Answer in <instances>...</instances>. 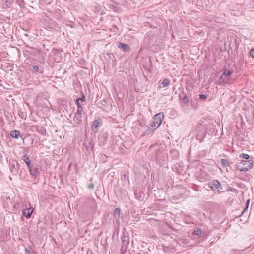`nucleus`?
Returning a JSON list of instances; mask_svg holds the SVG:
<instances>
[{
    "mask_svg": "<svg viewBox=\"0 0 254 254\" xmlns=\"http://www.w3.org/2000/svg\"><path fill=\"white\" fill-rule=\"evenodd\" d=\"M240 157L244 158L247 160H249L248 159L250 158V156L248 154H245V153H243V154L240 155Z\"/></svg>",
    "mask_w": 254,
    "mask_h": 254,
    "instance_id": "obj_25",
    "label": "nucleus"
},
{
    "mask_svg": "<svg viewBox=\"0 0 254 254\" xmlns=\"http://www.w3.org/2000/svg\"><path fill=\"white\" fill-rule=\"evenodd\" d=\"M10 135L11 137L18 139L20 136V132L18 130H14L10 131Z\"/></svg>",
    "mask_w": 254,
    "mask_h": 254,
    "instance_id": "obj_19",
    "label": "nucleus"
},
{
    "mask_svg": "<svg viewBox=\"0 0 254 254\" xmlns=\"http://www.w3.org/2000/svg\"><path fill=\"white\" fill-rule=\"evenodd\" d=\"M29 151V149H28L27 148H26L24 151V155H26L28 153V151Z\"/></svg>",
    "mask_w": 254,
    "mask_h": 254,
    "instance_id": "obj_36",
    "label": "nucleus"
},
{
    "mask_svg": "<svg viewBox=\"0 0 254 254\" xmlns=\"http://www.w3.org/2000/svg\"><path fill=\"white\" fill-rule=\"evenodd\" d=\"M22 159L26 163L28 168L32 164L29 158L26 155H24L23 156Z\"/></svg>",
    "mask_w": 254,
    "mask_h": 254,
    "instance_id": "obj_18",
    "label": "nucleus"
},
{
    "mask_svg": "<svg viewBox=\"0 0 254 254\" xmlns=\"http://www.w3.org/2000/svg\"><path fill=\"white\" fill-rule=\"evenodd\" d=\"M173 153H174L175 154V155H176V156H178V152L177 150H173Z\"/></svg>",
    "mask_w": 254,
    "mask_h": 254,
    "instance_id": "obj_37",
    "label": "nucleus"
},
{
    "mask_svg": "<svg viewBox=\"0 0 254 254\" xmlns=\"http://www.w3.org/2000/svg\"><path fill=\"white\" fill-rule=\"evenodd\" d=\"M79 101H81L82 102H84L86 100V98L83 92H81V97L78 98Z\"/></svg>",
    "mask_w": 254,
    "mask_h": 254,
    "instance_id": "obj_28",
    "label": "nucleus"
},
{
    "mask_svg": "<svg viewBox=\"0 0 254 254\" xmlns=\"http://www.w3.org/2000/svg\"><path fill=\"white\" fill-rule=\"evenodd\" d=\"M25 252L26 254H30V251L27 248H25Z\"/></svg>",
    "mask_w": 254,
    "mask_h": 254,
    "instance_id": "obj_33",
    "label": "nucleus"
},
{
    "mask_svg": "<svg viewBox=\"0 0 254 254\" xmlns=\"http://www.w3.org/2000/svg\"><path fill=\"white\" fill-rule=\"evenodd\" d=\"M207 186L214 192L219 193L222 189L221 184L219 181L217 180H212L210 181L207 184Z\"/></svg>",
    "mask_w": 254,
    "mask_h": 254,
    "instance_id": "obj_3",
    "label": "nucleus"
},
{
    "mask_svg": "<svg viewBox=\"0 0 254 254\" xmlns=\"http://www.w3.org/2000/svg\"><path fill=\"white\" fill-rule=\"evenodd\" d=\"M120 212H121V210L120 208H117L115 209L114 211V213H113V215H114V217L116 218V219H119L120 217Z\"/></svg>",
    "mask_w": 254,
    "mask_h": 254,
    "instance_id": "obj_20",
    "label": "nucleus"
},
{
    "mask_svg": "<svg viewBox=\"0 0 254 254\" xmlns=\"http://www.w3.org/2000/svg\"><path fill=\"white\" fill-rule=\"evenodd\" d=\"M86 149H87V150H88L89 151H90V150H91L92 151L94 149V146H93V144L91 142H90L88 144V146L87 147Z\"/></svg>",
    "mask_w": 254,
    "mask_h": 254,
    "instance_id": "obj_26",
    "label": "nucleus"
},
{
    "mask_svg": "<svg viewBox=\"0 0 254 254\" xmlns=\"http://www.w3.org/2000/svg\"><path fill=\"white\" fill-rule=\"evenodd\" d=\"M32 128L42 135H45L46 134V130L42 127L34 125L32 126Z\"/></svg>",
    "mask_w": 254,
    "mask_h": 254,
    "instance_id": "obj_9",
    "label": "nucleus"
},
{
    "mask_svg": "<svg viewBox=\"0 0 254 254\" xmlns=\"http://www.w3.org/2000/svg\"><path fill=\"white\" fill-rule=\"evenodd\" d=\"M221 163L222 165L224 167H226L229 166V163L227 159H221Z\"/></svg>",
    "mask_w": 254,
    "mask_h": 254,
    "instance_id": "obj_22",
    "label": "nucleus"
},
{
    "mask_svg": "<svg viewBox=\"0 0 254 254\" xmlns=\"http://www.w3.org/2000/svg\"><path fill=\"white\" fill-rule=\"evenodd\" d=\"M30 174L32 177L36 178L39 175L38 166L36 163H32V164L28 168Z\"/></svg>",
    "mask_w": 254,
    "mask_h": 254,
    "instance_id": "obj_5",
    "label": "nucleus"
},
{
    "mask_svg": "<svg viewBox=\"0 0 254 254\" xmlns=\"http://www.w3.org/2000/svg\"><path fill=\"white\" fill-rule=\"evenodd\" d=\"M249 247L244 249V250H234L233 254H246L247 253L249 252Z\"/></svg>",
    "mask_w": 254,
    "mask_h": 254,
    "instance_id": "obj_17",
    "label": "nucleus"
},
{
    "mask_svg": "<svg viewBox=\"0 0 254 254\" xmlns=\"http://www.w3.org/2000/svg\"><path fill=\"white\" fill-rule=\"evenodd\" d=\"M170 83V81L169 79L166 78L164 79L162 81L159 82V88H163L166 87H168Z\"/></svg>",
    "mask_w": 254,
    "mask_h": 254,
    "instance_id": "obj_13",
    "label": "nucleus"
},
{
    "mask_svg": "<svg viewBox=\"0 0 254 254\" xmlns=\"http://www.w3.org/2000/svg\"><path fill=\"white\" fill-rule=\"evenodd\" d=\"M122 247L121 248V254H130L129 252L127 251L128 246L129 243V237L127 233L123 232L121 237Z\"/></svg>",
    "mask_w": 254,
    "mask_h": 254,
    "instance_id": "obj_2",
    "label": "nucleus"
},
{
    "mask_svg": "<svg viewBox=\"0 0 254 254\" xmlns=\"http://www.w3.org/2000/svg\"><path fill=\"white\" fill-rule=\"evenodd\" d=\"M82 114L76 113L74 117V121L77 124H79L82 122Z\"/></svg>",
    "mask_w": 254,
    "mask_h": 254,
    "instance_id": "obj_15",
    "label": "nucleus"
},
{
    "mask_svg": "<svg viewBox=\"0 0 254 254\" xmlns=\"http://www.w3.org/2000/svg\"><path fill=\"white\" fill-rule=\"evenodd\" d=\"M83 110V109L81 105H79V107H77V111L76 113L82 114Z\"/></svg>",
    "mask_w": 254,
    "mask_h": 254,
    "instance_id": "obj_27",
    "label": "nucleus"
},
{
    "mask_svg": "<svg viewBox=\"0 0 254 254\" xmlns=\"http://www.w3.org/2000/svg\"><path fill=\"white\" fill-rule=\"evenodd\" d=\"M2 4L6 6H10L12 4L11 0H2Z\"/></svg>",
    "mask_w": 254,
    "mask_h": 254,
    "instance_id": "obj_23",
    "label": "nucleus"
},
{
    "mask_svg": "<svg viewBox=\"0 0 254 254\" xmlns=\"http://www.w3.org/2000/svg\"><path fill=\"white\" fill-rule=\"evenodd\" d=\"M135 196L137 199L140 200V199L141 198L140 192H139V194H137V193H135Z\"/></svg>",
    "mask_w": 254,
    "mask_h": 254,
    "instance_id": "obj_31",
    "label": "nucleus"
},
{
    "mask_svg": "<svg viewBox=\"0 0 254 254\" xmlns=\"http://www.w3.org/2000/svg\"><path fill=\"white\" fill-rule=\"evenodd\" d=\"M30 70L32 72H33L35 73H37L38 72L42 73L43 72V70L40 69L39 67L37 65L32 66V67L30 68Z\"/></svg>",
    "mask_w": 254,
    "mask_h": 254,
    "instance_id": "obj_16",
    "label": "nucleus"
},
{
    "mask_svg": "<svg viewBox=\"0 0 254 254\" xmlns=\"http://www.w3.org/2000/svg\"><path fill=\"white\" fill-rule=\"evenodd\" d=\"M94 187V185L93 183H90L88 185V188L89 189H93Z\"/></svg>",
    "mask_w": 254,
    "mask_h": 254,
    "instance_id": "obj_32",
    "label": "nucleus"
},
{
    "mask_svg": "<svg viewBox=\"0 0 254 254\" xmlns=\"http://www.w3.org/2000/svg\"><path fill=\"white\" fill-rule=\"evenodd\" d=\"M117 47L125 52H129L130 50V46L128 44L122 42H118Z\"/></svg>",
    "mask_w": 254,
    "mask_h": 254,
    "instance_id": "obj_10",
    "label": "nucleus"
},
{
    "mask_svg": "<svg viewBox=\"0 0 254 254\" xmlns=\"http://www.w3.org/2000/svg\"><path fill=\"white\" fill-rule=\"evenodd\" d=\"M142 48V47H141V48H140L139 51H141Z\"/></svg>",
    "mask_w": 254,
    "mask_h": 254,
    "instance_id": "obj_39",
    "label": "nucleus"
},
{
    "mask_svg": "<svg viewBox=\"0 0 254 254\" xmlns=\"http://www.w3.org/2000/svg\"><path fill=\"white\" fill-rule=\"evenodd\" d=\"M249 201H250V200L248 199L247 201V203H246V208L244 209V211H245L248 207L249 206Z\"/></svg>",
    "mask_w": 254,
    "mask_h": 254,
    "instance_id": "obj_35",
    "label": "nucleus"
},
{
    "mask_svg": "<svg viewBox=\"0 0 254 254\" xmlns=\"http://www.w3.org/2000/svg\"><path fill=\"white\" fill-rule=\"evenodd\" d=\"M182 94L183 95L182 97H181V96L180 95H179L180 99V104L183 108H186L189 106L190 100L189 97L186 94H184L183 92H182Z\"/></svg>",
    "mask_w": 254,
    "mask_h": 254,
    "instance_id": "obj_7",
    "label": "nucleus"
},
{
    "mask_svg": "<svg viewBox=\"0 0 254 254\" xmlns=\"http://www.w3.org/2000/svg\"><path fill=\"white\" fill-rule=\"evenodd\" d=\"M254 158L249 160H242L236 165L237 169L240 171H247L251 169L253 166Z\"/></svg>",
    "mask_w": 254,
    "mask_h": 254,
    "instance_id": "obj_1",
    "label": "nucleus"
},
{
    "mask_svg": "<svg viewBox=\"0 0 254 254\" xmlns=\"http://www.w3.org/2000/svg\"><path fill=\"white\" fill-rule=\"evenodd\" d=\"M244 4L247 7L253 6L254 4V0H245Z\"/></svg>",
    "mask_w": 254,
    "mask_h": 254,
    "instance_id": "obj_21",
    "label": "nucleus"
},
{
    "mask_svg": "<svg viewBox=\"0 0 254 254\" xmlns=\"http://www.w3.org/2000/svg\"><path fill=\"white\" fill-rule=\"evenodd\" d=\"M249 55L251 57L254 58V48L251 49V50L249 52Z\"/></svg>",
    "mask_w": 254,
    "mask_h": 254,
    "instance_id": "obj_29",
    "label": "nucleus"
},
{
    "mask_svg": "<svg viewBox=\"0 0 254 254\" xmlns=\"http://www.w3.org/2000/svg\"><path fill=\"white\" fill-rule=\"evenodd\" d=\"M62 106L64 107V108L65 110H66V108L67 107V105L66 104V105H65V104H63Z\"/></svg>",
    "mask_w": 254,
    "mask_h": 254,
    "instance_id": "obj_38",
    "label": "nucleus"
},
{
    "mask_svg": "<svg viewBox=\"0 0 254 254\" xmlns=\"http://www.w3.org/2000/svg\"><path fill=\"white\" fill-rule=\"evenodd\" d=\"M199 98L202 100L206 99L207 97V96L204 94H199Z\"/></svg>",
    "mask_w": 254,
    "mask_h": 254,
    "instance_id": "obj_30",
    "label": "nucleus"
},
{
    "mask_svg": "<svg viewBox=\"0 0 254 254\" xmlns=\"http://www.w3.org/2000/svg\"><path fill=\"white\" fill-rule=\"evenodd\" d=\"M30 206V204L29 205ZM33 209L32 207H29L22 210V214L27 218H29L33 213Z\"/></svg>",
    "mask_w": 254,
    "mask_h": 254,
    "instance_id": "obj_11",
    "label": "nucleus"
},
{
    "mask_svg": "<svg viewBox=\"0 0 254 254\" xmlns=\"http://www.w3.org/2000/svg\"><path fill=\"white\" fill-rule=\"evenodd\" d=\"M75 102L77 105V107H79V105H81L80 103H79V100H78V99H76Z\"/></svg>",
    "mask_w": 254,
    "mask_h": 254,
    "instance_id": "obj_34",
    "label": "nucleus"
},
{
    "mask_svg": "<svg viewBox=\"0 0 254 254\" xmlns=\"http://www.w3.org/2000/svg\"><path fill=\"white\" fill-rule=\"evenodd\" d=\"M194 233L196 235L198 236H201V231L200 228L198 227H196L194 229Z\"/></svg>",
    "mask_w": 254,
    "mask_h": 254,
    "instance_id": "obj_24",
    "label": "nucleus"
},
{
    "mask_svg": "<svg viewBox=\"0 0 254 254\" xmlns=\"http://www.w3.org/2000/svg\"><path fill=\"white\" fill-rule=\"evenodd\" d=\"M164 115L163 113H159L156 114L154 117L152 122L151 123L152 126H154V128H157L160 126L162 122Z\"/></svg>",
    "mask_w": 254,
    "mask_h": 254,
    "instance_id": "obj_4",
    "label": "nucleus"
},
{
    "mask_svg": "<svg viewBox=\"0 0 254 254\" xmlns=\"http://www.w3.org/2000/svg\"><path fill=\"white\" fill-rule=\"evenodd\" d=\"M102 124V120L100 118L96 119L92 125V129L95 132L98 131V127Z\"/></svg>",
    "mask_w": 254,
    "mask_h": 254,
    "instance_id": "obj_8",
    "label": "nucleus"
},
{
    "mask_svg": "<svg viewBox=\"0 0 254 254\" xmlns=\"http://www.w3.org/2000/svg\"><path fill=\"white\" fill-rule=\"evenodd\" d=\"M147 129L144 132V136L145 135H152L155 130L157 128H154V126H152V124H150L149 125L146 127Z\"/></svg>",
    "mask_w": 254,
    "mask_h": 254,
    "instance_id": "obj_12",
    "label": "nucleus"
},
{
    "mask_svg": "<svg viewBox=\"0 0 254 254\" xmlns=\"http://www.w3.org/2000/svg\"><path fill=\"white\" fill-rule=\"evenodd\" d=\"M9 168L13 174H16L20 169V165L17 161L12 160L10 162Z\"/></svg>",
    "mask_w": 254,
    "mask_h": 254,
    "instance_id": "obj_6",
    "label": "nucleus"
},
{
    "mask_svg": "<svg viewBox=\"0 0 254 254\" xmlns=\"http://www.w3.org/2000/svg\"><path fill=\"white\" fill-rule=\"evenodd\" d=\"M232 73L233 72L232 71L225 70L221 76L220 79L223 80L226 79L228 77L230 76Z\"/></svg>",
    "mask_w": 254,
    "mask_h": 254,
    "instance_id": "obj_14",
    "label": "nucleus"
},
{
    "mask_svg": "<svg viewBox=\"0 0 254 254\" xmlns=\"http://www.w3.org/2000/svg\"><path fill=\"white\" fill-rule=\"evenodd\" d=\"M137 254H142L140 252H138V253H137Z\"/></svg>",
    "mask_w": 254,
    "mask_h": 254,
    "instance_id": "obj_40",
    "label": "nucleus"
}]
</instances>
